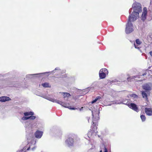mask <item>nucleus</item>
I'll return each instance as SVG.
<instances>
[{"label":"nucleus","mask_w":152,"mask_h":152,"mask_svg":"<svg viewBox=\"0 0 152 152\" xmlns=\"http://www.w3.org/2000/svg\"><path fill=\"white\" fill-rule=\"evenodd\" d=\"M132 7L134 10L129 17H132L133 20H136L139 17V12H142L141 5L139 3L135 2L132 4Z\"/></svg>","instance_id":"nucleus-1"},{"label":"nucleus","mask_w":152,"mask_h":152,"mask_svg":"<svg viewBox=\"0 0 152 152\" xmlns=\"http://www.w3.org/2000/svg\"><path fill=\"white\" fill-rule=\"evenodd\" d=\"M92 116V124L91 126V129L88 133V136L89 138L94 135H96L98 132L97 129L98 124V120L99 117H97V118H96L94 117V116L93 115Z\"/></svg>","instance_id":"nucleus-2"},{"label":"nucleus","mask_w":152,"mask_h":152,"mask_svg":"<svg viewBox=\"0 0 152 152\" xmlns=\"http://www.w3.org/2000/svg\"><path fill=\"white\" fill-rule=\"evenodd\" d=\"M135 20H133V19L131 17H129L125 29V32L127 34L130 33L133 31L134 30L132 28L133 25L131 22H134Z\"/></svg>","instance_id":"nucleus-3"},{"label":"nucleus","mask_w":152,"mask_h":152,"mask_svg":"<svg viewBox=\"0 0 152 152\" xmlns=\"http://www.w3.org/2000/svg\"><path fill=\"white\" fill-rule=\"evenodd\" d=\"M108 73V70L106 68L102 69L99 72V78L101 79L104 78L106 76V75Z\"/></svg>","instance_id":"nucleus-4"},{"label":"nucleus","mask_w":152,"mask_h":152,"mask_svg":"<svg viewBox=\"0 0 152 152\" xmlns=\"http://www.w3.org/2000/svg\"><path fill=\"white\" fill-rule=\"evenodd\" d=\"M124 104L127 105L129 107L135 111L137 112L139 111L138 108L137 106V105L133 103H129L128 102L126 103H124Z\"/></svg>","instance_id":"nucleus-5"},{"label":"nucleus","mask_w":152,"mask_h":152,"mask_svg":"<svg viewBox=\"0 0 152 152\" xmlns=\"http://www.w3.org/2000/svg\"><path fill=\"white\" fill-rule=\"evenodd\" d=\"M147 14V11L146 8V7H144L141 17V19L142 20L144 21L146 19Z\"/></svg>","instance_id":"nucleus-6"},{"label":"nucleus","mask_w":152,"mask_h":152,"mask_svg":"<svg viewBox=\"0 0 152 152\" xmlns=\"http://www.w3.org/2000/svg\"><path fill=\"white\" fill-rule=\"evenodd\" d=\"M74 139L71 137H69L66 141V143L69 146H72L74 144Z\"/></svg>","instance_id":"nucleus-7"},{"label":"nucleus","mask_w":152,"mask_h":152,"mask_svg":"<svg viewBox=\"0 0 152 152\" xmlns=\"http://www.w3.org/2000/svg\"><path fill=\"white\" fill-rule=\"evenodd\" d=\"M145 111L146 115L151 116L152 115V109L151 108H145Z\"/></svg>","instance_id":"nucleus-8"},{"label":"nucleus","mask_w":152,"mask_h":152,"mask_svg":"<svg viewBox=\"0 0 152 152\" xmlns=\"http://www.w3.org/2000/svg\"><path fill=\"white\" fill-rule=\"evenodd\" d=\"M43 133L42 132L37 130L35 133V137L37 138H40L42 135Z\"/></svg>","instance_id":"nucleus-9"},{"label":"nucleus","mask_w":152,"mask_h":152,"mask_svg":"<svg viewBox=\"0 0 152 152\" xmlns=\"http://www.w3.org/2000/svg\"><path fill=\"white\" fill-rule=\"evenodd\" d=\"M62 106L68 108L70 110H75L77 109V108L75 107H72L71 106H69V104L68 103H66L63 102V104H62Z\"/></svg>","instance_id":"nucleus-10"},{"label":"nucleus","mask_w":152,"mask_h":152,"mask_svg":"<svg viewBox=\"0 0 152 152\" xmlns=\"http://www.w3.org/2000/svg\"><path fill=\"white\" fill-rule=\"evenodd\" d=\"M142 88L143 89L146 90V91H149L151 90V88L149 84H145L142 86Z\"/></svg>","instance_id":"nucleus-11"},{"label":"nucleus","mask_w":152,"mask_h":152,"mask_svg":"<svg viewBox=\"0 0 152 152\" xmlns=\"http://www.w3.org/2000/svg\"><path fill=\"white\" fill-rule=\"evenodd\" d=\"M10 99L7 96H2L0 97V101L1 102H5L10 100Z\"/></svg>","instance_id":"nucleus-12"},{"label":"nucleus","mask_w":152,"mask_h":152,"mask_svg":"<svg viewBox=\"0 0 152 152\" xmlns=\"http://www.w3.org/2000/svg\"><path fill=\"white\" fill-rule=\"evenodd\" d=\"M135 42L136 44L134 43V44L135 48L139 49H140V48L138 47V46L141 44V42L139 39H136Z\"/></svg>","instance_id":"nucleus-13"},{"label":"nucleus","mask_w":152,"mask_h":152,"mask_svg":"<svg viewBox=\"0 0 152 152\" xmlns=\"http://www.w3.org/2000/svg\"><path fill=\"white\" fill-rule=\"evenodd\" d=\"M50 101H51L52 102H56L57 103L60 104L61 105H62V104H63V102L59 100H56L54 99H51L50 100Z\"/></svg>","instance_id":"nucleus-14"},{"label":"nucleus","mask_w":152,"mask_h":152,"mask_svg":"<svg viewBox=\"0 0 152 152\" xmlns=\"http://www.w3.org/2000/svg\"><path fill=\"white\" fill-rule=\"evenodd\" d=\"M146 91H144L142 92V97L144 98H145L147 100H148V98L147 97V95L146 93Z\"/></svg>","instance_id":"nucleus-15"},{"label":"nucleus","mask_w":152,"mask_h":152,"mask_svg":"<svg viewBox=\"0 0 152 152\" xmlns=\"http://www.w3.org/2000/svg\"><path fill=\"white\" fill-rule=\"evenodd\" d=\"M24 114L25 116H27L29 115H34V113L31 111L26 112L24 113Z\"/></svg>","instance_id":"nucleus-16"},{"label":"nucleus","mask_w":152,"mask_h":152,"mask_svg":"<svg viewBox=\"0 0 152 152\" xmlns=\"http://www.w3.org/2000/svg\"><path fill=\"white\" fill-rule=\"evenodd\" d=\"M42 85L44 87L48 88L50 87V86L49 85L48 83H45L42 84Z\"/></svg>","instance_id":"nucleus-17"},{"label":"nucleus","mask_w":152,"mask_h":152,"mask_svg":"<svg viewBox=\"0 0 152 152\" xmlns=\"http://www.w3.org/2000/svg\"><path fill=\"white\" fill-rule=\"evenodd\" d=\"M101 98V97L100 96H98L96 97V98L93 101H92L91 103L92 104H93L96 102L98 100H99Z\"/></svg>","instance_id":"nucleus-18"},{"label":"nucleus","mask_w":152,"mask_h":152,"mask_svg":"<svg viewBox=\"0 0 152 152\" xmlns=\"http://www.w3.org/2000/svg\"><path fill=\"white\" fill-rule=\"evenodd\" d=\"M63 96H64V98H65L66 97H68L70 96V94L68 93H63Z\"/></svg>","instance_id":"nucleus-19"},{"label":"nucleus","mask_w":152,"mask_h":152,"mask_svg":"<svg viewBox=\"0 0 152 152\" xmlns=\"http://www.w3.org/2000/svg\"><path fill=\"white\" fill-rule=\"evenodd\" d=\"M140 118L142 121H145L146 119V117L144 115H140Z\"/></svg>","instance_id":"nucleus-20"},{"label":"nucleus","mask_w":152,"mask_h":152,"mask_svg":"<svg viewBox=\"0 0 152 152\" xmlns=\"http://www.w3.org/2000/svg\"><path fill=\"white\" fill-rule=\"evenodd\" d=\"M36 118V117L33 115H31V116L29 117V119L31 120H34Z\"/></svg>","instance_id":"nucleus-21"},{"label":"nucleus","mask_w":152,"mask_h":152,"mask_svg":"<svg viewBox=\"0 0 152 152\" xmlns=\"http://www.w3.org/2000/svg\"><path fill=\"white\" fill-rule=\"evenodd\" d=\"M131 97H133L134 98H137V96L135 94H132L130 95Z\"/></svg>","instance_id":"nucleus-22"},{"label":"nucleus","mask_w":152,"mask_h":152,"mask_svg":"<svg viewBox=\"0 0 152 152\" xmlns=\"http://www.w3.org/2000/svg\"><path fill=\"white\" fill-rule=\"evenodd\" d=\"M22 119L23 120H26L29 119V117H23L22 118Z\"/></svg>","instance_id":"nucleus-23"},{"label":"nucleus","mask_w":152,"mask_h":152,"mask_svg":"<svg viewBox=\"0 0 152 152\" xmlns=\"http://www.w3.org/2000/svg\"><path fill=\"white\" fill-rule=\"evenodd\" d=\"M104 152H108L107 150L105 147H104Z\"/></svg>","instance_id":"nucleus-24"},{"label":"nucleus","mask_w":152,"mask_h":152,"mask_svg":"<svg viewBox=\"0 0 152 152\" xmlns=\"http://www.w3.org/2000/svg\"><path fill=\"white\" fill-rule=\"evenodd\" d=\"M149 53L150 54L151 56H152V51L150 52Z\"/></svg>","instance_id":"nucleus-25"},{"label":"nucleus","mask_w":152,"mask_h":152,"mask_svg":"<svg viewBox=\"0 0 152 152\" xmlns=\"http://www.w3.org/2000/svg\"><path fill=\"white\" fill-rule=\"evenodd\" d=\"M23 150H21L17 151V152H23Z\"/></svg>","instance_id":"nucleus-26"},{"label":"nucleus","mask_w":152,"mask_h":152,"mask_svg":"<svg viewBox=\"0 0 152 152\" xmlns=\"http://www.w3.org/2000/svg\"><path fill=\"white\" fill-rule=\"evenodd\" d=\"M146 74H147V73L146 72H145L144 73L142 74V75L144 76V75H146Z\"/></svg>","instance_id":"nucleus-27"},{"label":"nucleus","mask_w":152,"mask_h":152,"mask_svg":"<svg viewBox=\"0 0 152 152\" xmlns=\"http://www.w3.org/2000/svg\"><path fill=\"white\" fill-rule=\"evenodd\" d=\"M58 69H59V68H58V67H57L55 69V70H58Z\"/></svg>","instance_id":"nucleus-28"},{"label":"nucleus","mask_w":152,"mask_h":152,"mask_svg":"<svg viewBox=\"0 0 152 152\" xmlns=\"http://www.w3.org/2000/svg\"><path fill=\"white\" fill-rule=\"evenodd\" d=\"M30 148V147H29L28 148H27V150H28Z\"/></svg>","instance_id":"nucleus-29"},{"label":"nucleus","mask_w":152,"mask_h":152,"mask_svg":"<svg viewBox=\"0 0 152 152\" xmlns=\"http://www.w3.org/2000/svg\"><path fill=\"white\" fill-rule=\"evenodd\" d=\"M131 10H132V9ZM131 11H130V10H129V13L130 14V13H131Z\"/></svg>","instance_id":"nucleus-30"},{"label":"nucleus","mask_w":152,"mask_h":152,"mask_svg":"<svg viewBox=\"0 0 152 152\" xmlns=\"http://www.w3.org/2000/svg\"><path fill=\"white\" fill-rule=\"evenodd\" d=\"M23 148L24 149H26V147H24Z\"/></svg>","instance_id":"nucleus-31"},{"label":"nucleus","mask_w":152,"mask_h":152,"mask_svg":"<svg viewBox=\"0 0 152 152\" xmlns=\"http://www.w3.org/2000/svg\"><path fill=\"white\" fill-rule=\"evenodd\" d=\"M99 152H102V150H100L99 151Z\"/></svg>","instance_id":"nucleus-32"},{"label":"nucleus","mask_w":152,"mask_h":152,"mask_svg":"<svg viewBox=\"0 0 152 152\" xmlns=\"http://www.w3.org/2000/svg\"><path fill=\"white\" fill-rule=\"evenodd\" d=\"M129 78H128V80H129Z\"/></svg>","instance_id":"nucleus-33"}]
</instances>
